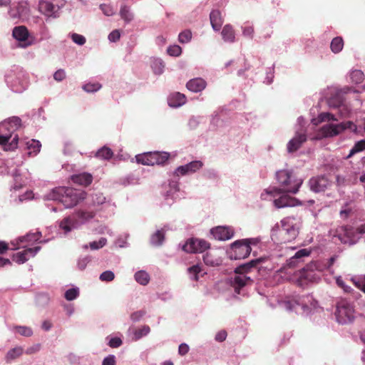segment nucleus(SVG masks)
I'll return each mask as SVG.
<instances>
[{"instance_id":"obj_1","label":"nucleus","mask_w":365,"mask_h":365,"mask_svg":"<svg viewBox=\"0 0 365 365\" xmlns=\"http://www.w3.org/2000/svg\"><path fill=\"white\" fill-rule=\"evenodd\" d=\"M275 175L280 187H269L264 190L260 195L261 200H271L282 192L296 194L303 183V180L297 178L292 170H280Z\"/></svg>"},{"instance_id":"obj_2","label":"nucleus","mask_w":365,"mask_h":365,"mask_svg":"<svg viewBox=\"0 0 365 365\" xmlns=\"http://www.w3.org/2000/svg\"><path fill=\"white\" fill-rule=\"evenodd\" d=\"M299 217H287L271 230V238L276 243H287L295 240L300 227Z\"/></svg>"},{"instance_id":"obj_3","label":"nucleus","mask_w":365,"mask_h":365,"mask_svg":"<svg viewBox=\"0 0 365 365\" xmlns=\"http://www.w3.org/2000/svg\"><path fill=\"white\" fill-rule=\"evenodd\" d=\"M278 303L287 311L295 312L307 316L319 309L318 302L311 294L287 296L284 299L278 301Z\"/></svg>"},{"instance_id":"obj_4","label":"nucleus","mask_w":365,"mask_h":365,"mask_svg":"<svg viewBox=\"0 0 365 365\" xmlns=\"http://www.w3.org/2000/svg\"><path fill=\"white\" fill-rule=\"evenodd\" d=\"M269 260L268 257H259L254 259L250 260L247 263H245L241 264L235 268V275L233 278H232V286L233 287L235 292L240 294V289L246 285L251 284L253 282L250 276H248V272L250 271L251 269L257 268L258 269H272V266H269L266 264L264 266L262 265L263 263H267Z\"/></svg>"},{"instance_id":"obj_5","label":"nucleus","mask_w":365,"mask_h":365,"mask_svg":"<svg viewBox=\"0 0 365 365\" xmlns=\"http://www.w3.org/2000/svg\"><path fill=\"white\" fill-rule=\"evenodd\" d=\"M86 194L83 190L69 187H58L52 189L44 196L46 200L58 201L65 208H71L84 200Z\"/></svg>"},{"instance_id":"obj_6","label":"nucleus","mask_w":365,"mask_h":365,"mask_svg":"<svg viewBox=\"0 0 365 365\" xmlns=\"http://www.w3.org/2000/svg\"><path fill=\"white\" fill-rule=\"evenodd\" d=\"M21 127V120L17 116L9 118L0 123V145L6 151L14 150L18 148L19 136L15 135L9 142L12 134Z\"/></svg>"},{"instance_id":"obj_7","label":"nucleus","mask_w":365,"mask_h":365,"mask_svg":"<svg viewBox=\"0 0 365 365\" xmlns=\"http://www.w3.org/2000/svg\"><path fill=\"white\" fill-rule=\"evenodd\" d=\"M334 263V258L331 262L324 263L322 262H312L306 265L300 272L297 279V284L304 289L312 284L317 283L321 279V272L330 267Z\"/></svg>"},{"instance_id":"obj_8","label":"nucleus","mask_w":365,"mask_h":365,"mask_svg":"<svg viewBox=\"0 0 365 365\" xmlns=\"http://www.w3.org/2000/svg\"><path fill=\"white\" fill-rule=\"evenodd\" d=\"M93 211L78 210L72 214L66 216L58 223L59 230L67 235L73 230L80 229L83 225L89 222L95 217Z\"/></svg>"},{"instance_id":"obj_9","label":"nucleus","mask_w":365,"mask_h":365,"mask_svg":"<svg viewBox=\"0 0 365 365\" xmlns=\"http://www.w3.org/2000/svg\"><path fill=\"white\" fill-rule=\"evenodd\" d=\"M339 118L336 114L329 112H322L318 116L312 120L314 125L327 122L329 123L323 125L318 132L319 138H327L338 135L345 130L342 123H332L331 122L338 121Z\"/></svg>"},{"instance_id":"obj_10","label":"nucleus","mask_w":365,"mask_h":365,"mask_svg":"<svg viewBox=\"0 0 365 365\" xmlns=\"http://www.w3.org/2000/svg\"><path fill=\"white\" fill-rule=\"evenodd\" d=\"M8 87L15 93H22L29 86V77L26 72L19 66L14 67L5 76Z\"/></svg>"},{"instance_id":"obj_11","label":"nucleus","mask_w":365,"mask_h":365,"mask_svg":"<svg viewBox=\"0 0 365 365\" xmlns=\"http://www.w3.org/2000/svg\"><path fill=\"white\" fill-rule=\"evenodd\" d=\"M90 204L95 207L101 217H108L113 215L115 204L110 197H106L101 192H93L89 197Z\"/></svg>"},{"instance_id":"obj_12","label":"nucleus","mask_w":365,"mask_h":365,"mask_svg":"<svg viewBox=\"0 0 365 365\" xmlns=\"http://www.w3.org/2000/svg\"><path fill=\"white\" fill-rule=\"evenodd\" d=\"M341 92V90L334 87H330L324 91V95L327 98L329 106L338 110L339 117L346 118L351 113V109L344 102Z\"/></svg>"},{"instance_id":"obj_13","label":"nucleus","mask_w":365,"mask_h":365,"mask_svg":"<svg viewBox=\"0 0 365 365\" xmlns=\"http://www.w3.org/2000/svg\"><path fill=\"white\" fill-rule=\"evenodd\" d=\"M65 5L66 0H39L37 10L48 22L58 19Z\"/></svg>"},{"instance_id":"obj_14","label":"nucleus","mask_w":365,"mask_h":365,"mask_svg":"<svg viewBox=\"0 0 365 365\" xmlns=\"http://www.w3.org/2000/svg\"><path fill=\"white\" fill-rule=\"evenodd\" d=\"M334 314L339 324L351 323L355 318V309L353 303L346 299H341L336 305Z\"/></svg>"},{"instance_id":"obj_15","label":"nucleus","mask_w":365,"mask_h":365,"mask_svg":"<svg viewBox=\"0 0 365 365\" xmlns=\"http://www.w3.org/2000/svg\"><path fill=\"white\" fill-rule=\"evenodd\" d=\"M41 232L36 231L34 232H29L24 236H21L17 239L11 242V250H18L21 248H26L33 245L35 242L46 243L47 240H40Z\"/></svg>"},{"instance_id":"obj_16","label":"nucleus","mask_w":365,"mask_h":365,"mask_svg":"<svg viewBox=\"0 0 365 365\" xmlns=\"http://www.w3.org/2000/svg\"><path fill=\"white\" fill-rule=\"evenodd\" d=\"M252 251L242 240H238L230 245L227 254L230 259H241L248 257Z\"/></svg>"},{"instance_id":"obj_17","label":"nucleus","mask_w":365,"mask_h":365,"mask_svg":"<svg viewBox=\"0 0 365 365\" xmlns=\"http://www.w3.org/2000/svg\"><path fill=\"white\" fill-rule=\"evenodd\" d=\"M13 38L19 43V47L26 48L34 44L32 41L29 40V31L25 26H15L12 30Z\"/></svg>"},{"instance_id":"obj_18","label":"nucleus","mask_w":365,"mask_h":365,"mask_svg":"<svg viewBox=\"0 0 365 365\" xmlns=\"http://www.w3.org/2000/svg\"><path fill=\"white\" fill-rule=\"evenodd\" d=\"M210 248V243L205 240L190 238L183 244L182 249L186 252H203Z\"/></svg>"},{"instance_id":"obj_19","label":"nucleus","mask_w":365,"mask_h":365,"mask_svg":"<svg viewBox=\"0 0 365 365\" xmlns=\"http://www.w3.org/2000/svg\"><path fill=\"white\" fill-rule=\"evenodd\" d=\"M30 13V7L26 1L19 2L16 5L11 6L8 14L13 20L24 19Z\"/></svg>"},{"instance_id":"obj_20","label":"nucleus","mask_w":365,"mask_h":365,"mask_svg":"<svg viewBox=\"0 0 365 365\" xmlns=\"http://www.w3.org/2000/svg\"><path fill=\"white\" fill-rule=\"evenodd\" d=\"M202 166L203 163L201 160H193L185 165L178 166L174 170V175L178 177L192 175L200 170Z\"/></svg>"},{"instance_id":"obj_21","label":"nucleus","mask_w":365,"mask_h":365,"mask_svg":"<svg viewBox=\"0 0 365 365\" xmlns=\"http://www.w3.org/2000/svg\"><path fill=\"white\" fill-rule=\"evenodd\" d=\"M23 250L17 252L12 256V259L19 264L26 262L30 258L34 257L40 251L41 247L36 246L35 247H27L22 248Z\"/></svg>"},{"instance_id":"obj_22","label":"nucleus","mask_w":365,"mask_h":365,"mask_svg":"<svg viewBox=\"0 0 365 365\" xmlns=\"http://www.w3.org/2000/svg\"><path fill=\"white\" fill-rule=\"evenodd\" d=\"M271 200H273V204L277 209L302 205L298 199L289 196L287 193L284 195L279 194L278 196L273 197Z\"/></svg>"},{"instance_id":"obj_23","label":"nucleus","mask_w":365,"mask_h":365,"mask_svg":"<svg viewBox=\"0 0 365 365\" xmlns=\"http://www.w3.org/2000/svg\"><path fill=\"white\" fill-rule=\"evenodd\" d=\"M306 140L307 135L304 129L301 128L299 130L296 131L295 135L287 144V152L293 153L297 151Z\"/></svg>"},{"instance_id":"obj_24","label":"nucleus","mask_w":365,"mask_h":365,"mask_svg":"<svg viewBox=\"0 0 365 365\" xmlns=\"http://www.w3.org/2000/svg\"><path fill=\"white\" fill-rule=\"evenodd\" d=\"M210 234L215 240L226 241L233 237L235 230L230 226H217L210 230Z\"/></svg>"},{"instance_id":"obj_25","label":"nucleus","mask_w":365,"mask_h":365,"mask_svg":"<svg viewBox=\"0 0 365 365\" xmlns=\"http://www.w3.org/2000/svg\"><path fill=\"white\" fill-rule=\"evenodd\" d=\"M329 185V181L325 175L313 177L309 180L310 190L314 192H324Z\"/></svg>"},{"instance_id":"obj_26","label":"nucleus","mask_w":365,"mask_h":365,"mask_svg":"<svg viewBox=\"0 0 365 365\" xmlns=\"http://www.w3.org/2000/svg\"><path fill=\"white\" fill-rule=\"evenodd\" d=\"M19 146L27 149L29 155L35 156L40 152L41 143L35 139L23 138L19 139Z\"/></svg>"},{"instance_id":"obj_27","label":"nucleus","mask_w":365,"mask_h":365,"mask_svg":"<svg viewBox=\"0 0 365 365\" xmlns=\"http://www.w3.org/2000/svg\"><path fill=\"white\" fill-rule=\"evenodd\" d=\"M207 86V82L202 78H194L186 83L187 88L192 93L202 91Z\"/></svg>"},{"instance_id":"obj_28","label":"nucleus","mask_w":365,"mask_h":365,"mask_svg":"<svg viewBox=\"0 0 365 365\" xmlns=\"http://www.w3.org/2000/svg\"><path fill=\"white\" fill-rule=\"evenodd\" d=\"M186 96L179 92L170 93L168 97V104L171 108H179L186 103Z\"/></svg>"},{"instance_id":"obj_29","label":"nucleus","mask_w":365,"mask_h":365,"mask_svg":"<svg viewBox=\"0 0 365 365\" xmlns=\"http://www.w3.org/2000/svg\"><path fill=\"white\" fill-rule=\"evenodd\" d=\"M310 254L311 250L307 248L298 250L294 256L287 259V266L289 268L296 267L299 262L302 261V258L308 257Z\"/></svg>"},{"instance_id":"obj_30","label":"nucleus","mask_w":365,"mask_h":365,"mask_svg":"<svg viewBox=\"0 0 365 365\" xmlns=\"http://www.w3.org/2000/svg\"><path fill=\"white\" fill-rule=\"evenodd\" d=\"M221 36L225 43H233L236 41V34L233 26L230 24H226L223 26Z\"/></svg>"},{"instance_id":"obj_31","label":"nucleus","mask_w":365,"mask_h":365,"mask_svg":"<svg viewBox=\"0 0 365 365\" xmlns=\"http://www.w3.org/2000/svg\"><path fill=\"white\" fill-rule=\"evenodd\" d=\"M204 262L209 266L215 267L221 264L222 259L217 254V251H210L203 255Z\"/></svg>"},{"instance_id":"obj_32","label":"nucleus","mask_w":365,"mask_h":365,"mask_svg":"<svg viewBox=\"0 0 365 365\" xmlns=\"http://www.w3.org/2000/svg\"><path fill=\"white\" fill-rule=\"evenodd\" d=\"M210 20L212 29L215 31H220L223 23L221 12L219 10H212L210 14Z\"/></svg>"},{"instance_id":"obj_33","label":"nucleus","mask_w":365,"mask_h":365,"mask_svg":"<svg viewBox=\"0 0 365 365\" xmlns=\"http://www.w3.org/2000/svg\"><path fill=\"white\" fill-rule=\"evenodd\" d=\"M150 64L155 75L160 76L164 73L165 64L160 58L152 57Z\"/></svg>"},{"instance_id":"obj_34","label":"nucleus","mask_w":365,"mask_h":365,"mask_svg":"<svg viewBox=\"0 0 365 365\" xmlns=\"http://www.w3.org/2000/svg\"><path fill=\"white\" fill-rule=\"evenodd\" d=\"M71 179L74 183L85 186L90 185L93 180L92 175L86 173L72 175Z\"/></svg>"},{"instance_id":"obj_35","label":"nucleus","mask_w":365,"mask_h":365,"mask_svg":"<svg viewBox=\"0 0 365 365\" xmlns=\"http://www.w3.org/2000/svg\"><path fill=\"white\" fill-rule=\"evenodd\" d=\"M154 156L153 152H148L143 154H139L135 156L136 161L138 163H140L145 165H154Z\"/></svg>"},{"instance_id":"obj_36","label":"nucleus","mask_w":365,"mask_h":365,"mask_svg":"<svg viewBox=\"0 0 365 365\" xmlns=\"http://www.w3.org/2000/svg\"><path fill=\"white\" fill-rule=\"evenodd\" d=\"M24 353V348L21 346H16L7 351L5 356V360L7 363H11L16 359L20 357Z\"/></svg>"},{"instance_id":"obj_37","label":"nucleus","mask_w":365,"mask_h":365,"mask_svg":"<svg viewBox=\"0 0 365 365\" xmlns=\"http://www.w3.org/2000/svg\"><path fill=\"white\" fill-rule=\"evenodd\" d=\"M119 14L125 24H129L134 19V14L130 7L127 5L120 6Z\"/></svg>"},{"instance_id":"obj_38","label":"nucleus","mask_w":365,"mask_h":365,"mask_svg":"<svg viewBox=\"0 0 365 365\" xmlns=\"http://www.w3.org/2000/svg\"><path fill=\"white\" fill-rule=\"evenodd\" d=\"M165 240V231L163 229L156 230L150 239V244L154 247H159L163 245Z\"/></svg>"},{"instance_id":"obj_39","label":"nucleus","mask_w":365,"mask_h":365,"mask_svg":"<svg viewBox=\"0 0 365 365\" xmlns=\"http://www.w3.org/2000/svg\"><path fill=\"white\" fill-rule=\"evenodd\" d=\"M347 79L355 84L361 83L364 79V74L359 69H351L347 76Z\"/></svg>"},{"instance_id":"obj_40","label":"nucleus","mask_w":365,"mask_h":365,"mask_svg":"<svg viewBox=\"0 0 365 365\" xmlns=\"http://www.w3.org/2000/svg\"><path fill=\"white\" fill-rule=\"evenodd\" d=\"M189 277L191 280L197 281L200 277H202L205 272L202 269L199 264H195L187 269Z\"/></svg>"},{"instance_id":"obj_41","label":"nucleus","mask_w":365,"mask_h":365,"mask_svg":"<svg viewBox=\"0 0 365 365\" xmlns=\"http://www.w3.org/2000/svg\"><path fill=\"white\" fill-rule=\"evenodd\" d=\"M222 110H217L211 115L210 126L212 128H217L223 125V120L221 118Z\"/></svg>"},{"instance_id":"obj_42","label":"nucleus","mask_w":365,"mask_h":365,"mask_svg":"<svg viewBox=\"0 0 365 365\" xmlns=\"http://www.w3.org/2000/svg\"><path fill=\"white\" fill-rule=\"evenodd\" d=\"M135 280L141 285H147L150 282V275L145 270H140L134 274Z\"/></svg>"},{"instance_id":"obj_43","label":"nucleus","mask_w":365,"mask_h":365,"mask_svg":"<svg viewBox=\"0 0 365 365\" xmlns=\"http://www.w3.org/2000/svg\"><path fill=\"white\" fill-rule=\"evenodd\" d=\"M242 36L250 40L253 39L255 35V28L253 24L247 22L241 26Z\"/></svg>"},{"instance_id":"obj_44","label":"nucleus","mask_w":365,"mask_h":365,"mask_svg":"<svg viewBox=\"0 0 365 365\" xmlns=\"http://www.w3.org/2000/svg\"><path fill=\"white\" fill-rule=\"evenodd\" d=\"M348 226H341L336 229L334 237L341 243L348 244Z\"/></svg>"},{"instance_id":"obj_45","label":"nucleus","mask_w":365,"mask_h":365,"mask_svg":"<svg viewBox=\"0 0 365 365\" xmlns=\"http://www.w3.org/2000/svg\"><path fill=\"white\" fill-rule=\"evenodd\" d=\"M12 330L25 337H30L34 334L33 329L27 326H14Z\"/></svg>"},{"instance_id":"obj_46","label":"nucleus","mask_w":365,"mask_h":365,"mask_svg":"<svg viewBox=\"0 0 365 365\" xmlns=\"http://www.w3.org/2000/svg\"><path fill=\"white\" fill-rule=\"evenodd\" d=\"M113 155V153L110 148L103 146L100 148L96 153V157L101 160H110Z\"/></svg>"},{"instance_id":"obj_47","label":"nucleus","mask_w":365,"mask_h":365,"mask_svg":"<svg viewBox=\"0 0 365 365\" xmlns=\"http://www.w3.org/2000/svg\"><path fill=\"white\" fill-rule=\"evenodd\" d=\"M344 47V41L341 37L337 36L332 39L330 45L331 50L334 53H339Z\"/></svg>"},{"instance_id":"obj_48","label":"nucleus","mask_w":365,"mask_h":365,"mask_svg":"<svg viewBox=\"0 0 365 365\" xmlns=\"http://www.w3.org/2000/svg\"><path fill=\"white\" fill-rule=\"evenodd\" d=\"M348 245H354L356 244L359 240L361 239V237L359 236L357 232L356 231V229L353 227L348 226Z\"/></svg>"},{"instance_id":"obj_49","label":"nucleus","mask_w":365,"mask_h":365,"mask_svg":"<svg viewBox=\"0 0 365 365\" xmlns=\"http://www.w3.org/2000/svg\"><path fill=\"white\" fill-rule=\"evenodd\" d=\"M180 176L175 177L174 173H173V178L169 182L170 190L167 192L166 197L170 196L179 191V179Z\"/></svg>"},{"instance_id":"obj_50","label":"nucleus","mask_w":365,"mask_h":365,"mask_svg":"<svg viewBox=\"0 0 365 365\" xmlns=\"http://www.w3.org/2000/svg\"><path fill=\"white\" fill-rule=\"evenodd\" d=\"M150 332V327L148 325H143L140 328L135 329L133 331V340L138 341L147 336Z\"/></svg>"},{"instance_id":"obj_51","label":"nucleus","mask_w":365,"mask_h":365,"mask_svg":"<svg viewBox=\"0 0 365 365\" xmlns=\"http://www.w3.org/2000/svg\"><path fill=\"white\" fill-rule=\"evenodd\" d=\"M365 150V139L357 141L351 148L349 153L346 157V159L350 158L357 153L361 152Z\"/></svg>"},{"instance_id":"obj_52","label":"nucleus","mask_w":365,"mask_h":365,"mask_svg":"<svg viewBox=\"0 0 365 365\" xmlns=\"http://www.w3.org/2000/svg\"><path fill=\"white\" fill-rule=\"evenodd\" d=\"M153 153H155L154 160L156 161L154 162V165H163L170 157V154L167 152L154 151Z\"/></svg>"},{"instance_id":"obj_53","label":"nucleus","mask_w":365,"mask_h":365,"mask_svg":"<svg viewBox=\"0 0 365 365\" xmlns=\"http://www.w3.org/2000/svg\"><path fill=\"white\" fill-rule=\"evenodd\" d=\"M107 243V240L105 237H101L98 241H93L89 243V245H84L83 249H88L89 247L93 250H96L103 247Z\"/></svg>"},{"instance_id":"obj_54","label":"nucleus","mask_w":365,"mask_h":365,"mask_svg":"<svg viewBox=\"0 0 365 365\" xmlns=\"http://www.w3.org/2000/svg\"><path fill=\"white\" fill-rule=\"evenodd\" d=\"M120 336H122L120 334ZM107 344L111 348H118L123 344L121 336H108L106 337Z\"/></svg>"},{"instance_id":"obj_55","label":"nucleus","mask_w":365,"mask_h":365,"mask_svg":"<svg viewBox=\"0 0 365 365\" xmlns=\"http://www.w3.org/2000/svg\"><path fill=\"white\" fill-rule=\"evenodd\" d=\"M12 176L14 177V183L11 187V190H17L23 186L24 182L17 169L13 171Z\"/></svg>"},{"instance_id":"obj_56","label":"nucleus","mask_w":365,"mask_h":365,"mask_svg":"<svg viewBox=\"0 0 365 365\" xmlns=\"http://www.w3.org/2000/svg\"><path fill=\"white\" fill-rule=\"evenodd\" d=\"M79 293V289L78 287H72L65 292L64 297L68 301H73L78 297Z\"/></svg>"},{"instance_id":"obj_57","label":"nucleus","mask_w":365,"mask_h":365,"mask_svg":"<svg viewBox=\"0 0 365 365\" xmlns=\"http://www.w3.org/2000/svg\"><path fill=\"white\" fill-rule=\"evenodd\" d=\"M351 280L358 289L365 293V274L354 277Z\"/></svg>"},{"instance_id":"obj_58","label":"nucleus","mask_w":365,"mask_h":365,"mask_svg":"<svg viewBox=\"0 0 365 365\" xmlns=\"http://www.w3.org/2000/svg\"><path fill=\"white\" fill-rule=\"evenodd\" d=\"M68 36L72 41L78 46H83L86 42V38L84 36L77 33H70Z\"/></svg>"},{"instance_id":"obj_59","label":"nucleus","mask_w":365,"mask_h":365,"mask_svg":"<svg viewBox=\"0 0 365 365\" xmlns=\"http://www.w3.org/2000/svg\"><path fill=\"white\" fill-rule=\"evenodd\" d=\"M83 90L86 93H94L101 88V85L99 83H88L83 86Z\"/></svg>"},{"instance_id":"obj_60","label":"nucleus","mask_w":365,"mask_h":365,"mask_svg":"<svg viewBox=\"0 0 365 365\" xmlns=\"http://www.w3.org/2000/svg\"><path fill=\"white\" fill-rule=\"evenodd\" d=\"M91 262V257L90 255H86L80 257L77 262L78 268L80 270H84L87 265Z\"/></svg>"},{"instance_id":"obj_61","label":"nucleus","mask_w":365,"mask_h":365,"mask_svg":"<svg viewBox=\"0 0 365 365\" xmlns=\"http://www.w3.org/2000/svg\"><path fill=\"white\" fill-rule=\"evenodd\" d=\"M192 39V32L190 30H185L178 35V41L181 43H187Z\"/></svg>"},{"instance_id":"obj_62","label":"nucleus","mask_w":365,"mask_h":365,"mask_svg":"<svg viewBox=\"0 0 365 365\" xmlns=\"http://www.w3.org/2000/svg\"><path fill=\"white\" fill-rule=\"evenodd\" d=\"M40 41L48 40L51 38L48 28L43 23L38 31Z\"/></svg>"},{"instance_id":"obj_63","label":"nucleus","mask_w":365,"mask_h":365,"mask_svg":"<svg viewBox=\"0 0 365 365\" xmlns=\"http://www.w3.org/2000/svg\"><path fill=\"white\" fill-rule=\"evenodd\" d=\"M128 234L120 235L115 241V245L116 246L119 247L120 248L128 247L129 246V244L128 243Z\"/></svg>"},{"instance_id":"obj_64","label":"nucleus","mask_w":365,"mask_h":365,"mask_svg":"<svg viewBox=\"0 0 365 365\" xmlns=\"http://www.w3.org/2000/svg\"><path fill=\"white\" fill-rule=\"evenodd\" d=\"M167 53H168V55L171 56L177 57L180 56V54L182 53V48L178 45H172L168 48Z\"/></svg>"}]
</instances>
